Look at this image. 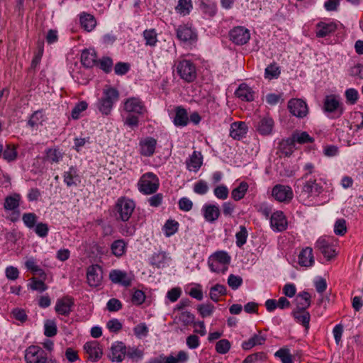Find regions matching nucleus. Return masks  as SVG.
<instances>
[{
    "label": "nucleus",
    "instance_id": "nucleus-26",
    "mask_svg": "<svg viewBox=\"0 0 363 363\" xmlns=\"http://www.w3.org/2000/svg\"><path fill=\"white\" fill-rule=\"evenodd\" d=\"M315 247L320 250L324 257L328 260L335 256V251L333 246H331L324 238H320L317 240Z\"/></svg>",
    "mask_w": 363,
    "mask_h": 363
},
{
    "label": "nucleus",
    "instance_id": "nucleus-64",
    "mask_svg": "<svg viewBox=\"0 0 363 363\" xmlns=\"http://www.w3.org/2000/svg\"><path fill=\"white\" fill-rule=\"evenodd\" d=\"M194 315L189 311L182 312L179 317V321H181L184 325H189L193 323H194Z\"/></svg>",
    "mask_w": 363,
    "mask_h": 363
},
{
    "label": "nucleus",
    "instance_id": "nucleus-10",
    "mask_svg": "<svg viewBox=\"0 0 363 363\" xmlns=\"http://www.w3.org/2000/svg\"><path fill=\"white\" fill-rule=\"evenodd\" d=\"M229 35L230 40L236 45H245L250 38L249 30L242 26H238L233 28L230 31Z\"/></svg>",
    "mask_w": 363,
    "mask_h": 363
},
{
    "label": "nucleus",
    "instance_id": "nucleus-29",
    "mask_svg": "<svg viewBox=\"0 0 363 363\" xmlns=\"http://www.w3.org/2000/svg\"><path fill=\"white\" fill-rule=\"evenodd\" d=\"M173 123L177 127H184L189 123V116L186 110L182 106L175 108V116Z\"/></svg>",
    "mask_w": 363,
    "mask_h": 363
},
{
    "label": "nucleus",
    "instance_id": "nucleus-20",
    "mask_svg": "<svg viewBox=\"0 0 363 363\" xmlns=\"http://www.w3.org/2000/svg\"><path fill=\"white\" fill-rule=\"evenodd\" d=\"M270 224L272 228L277 231H283L286 228L287 223L281 211H276L273 213L270 217Z\"/></svg>",
    "mask_w": 363,
    "mask_h": 363
},
{
    "label": "nucleus",
    "instance_id": "nucleus-39",
    "mask_svg": "<svg viewBox=\"0 0 363 363\" xmlns=\"http://www.w3.org/2000/svg\"><path fill=\"white\" fill-rule=\"evenodd\" d=\"M225 294L226 287L223 285L217 284L211 288L210 298L213 301L218 302L219 301V297L225 295Z\"/></svg>",
    "mask_w": 363,
    "mask_h": 363
},
{
    "label": "nucleus",
    "instance_id": "nucleus-3",
    "mask_svg": "<svg viewBox=\"0 0 363 363\" xmlns=\"http://www.w3.org/2000/svg\"><path fill=\"white\" fill-rule=\"evenodd\" d=\"M176 71L179 77L185 82H193L197 76L194 63L189 60H179L175 64Z\"/></svg>",
    "mask_w": 363,
    "mask_h": 363
},
{
    "label": "nucleus",
    "instance_id": "nucleus-8",
    "mask_svg": "<svg viewBox=\"0 0 363 363\" xmlns=\"http://www.w3.org/2000/svg\"><path fill=\"white\" fill-rule=\"evenodd\" d=\"M177 38L184 43L190 44L195 43L198 39V35L195 30L187 25H180L176 29Z\"/></svg>",
    "mask_w": 363,
    "mask_h": 363
},
{
    "label": "nucleus",
    "instance_id": "nucleus-21",
    "mask_svg": "<svg viewBox=\"0 0 363 363\" xmlns=\"http://www.w3.org/2000/svg\"><path fill=\"white\" fill-rule=\"evenodd\" d=\"M64 182L68 187L74 186H77L80 182V177L78 174V170L75 167H70L68 171L63 174Z\"/></svg>",
    "mask_w": 363,
    "mask_h": 363
},
{
    "label": "nucleus",
    "instance_id": "nucleus-56",
    "mask_svg": "<svg viewBox=\"0 0 363 363\" xmlns=\"http://www.w3.org/2000/svg\"><path fill=\"white\" fill-rule=\"evenodd\" d=\"M133 332L138 338H142L148 335L149 330L146 324L145 323H142L137 325L133 328Z\"/></svg>",
    "mask_w": 363,
    "mask_h": 363
},
{
    "label": "nucleus",
    "instance_id": "nucleus-22",
    "mask_svg": "<svg viewBox=\"0 0 363 363\" xmlns=\"http://www.w3.org/2000/svg\"><path fill=\"white\" fill-rule=\"evenodd\" d=\"M203 216L205 220L209 223H213L220 216V209L214 204H205L202 208Z\"/></svg>",
    "mask_w": 363,
    "mask_h": 363
},
{
    "label": "nucleus",
    "instance_id": "nucleus-9",
    "mask_svg": "<svg viewBox=\"0 0 363 363\" xmlns=\"http://www.w3.org/2000/svg\"><path fill=\"white\" fill-rule=\"evenodd\" d=\"M87 283L91 287L101 285L103 279L101 267L98 264L89 266L86 271Z\"/></svg>",
    "mask_w": 363,
    "mask_h": 363
},
{
    "label": "nucleus",
    "instance_id": "nucleus-58",
    "mask_svg": "<svg viewBox=\"0 0 363 363\" xmlns=\"http://www.w3.org/2000/svg\"><path fill=\"white\" fill-rule=\"evenodd\" d=\"M334 232L337 235H344L347 232L346 221L343 218L336 220L334 225Z\"/></svg>",
    "mask_w": 363,
    "mask_h": 363
},
{
    "label": "nucleus",
    "instance_id": "nucleus-34",
    "mask_svg": "<svg viewBox=\"0 0 363 363\" xmlns=\"http://www.w3.org/2000/svg\"><path fill=\"white\" fill-rule=\"evenodd\" d=\"M81 26L86 31H91L96 25V21L94 16L89 13H83L80 16Z\"/></svg>",
    "mask_w": 363,
    "mask_h": 363
},
{
    "label": "nucleus",
    "instance_id": "nucleus-61",
    "mask_svg": "<svg viewBox=\"0 0 363 363\" xmlns=\"http://www.w3.org/2000/svg\"><path fill=\"white\" fill-rule=\"evenodd\" d=\"M200 9L203 13L210 17L213 16L216 13V7L213 4H206L202 1L200 4Z\"/></svg>",
    "mask_w": 363,
    "mask_h": 363
},
{
    "label": "nucleus",
    "instance_id": "nucleus-14",
    "mask_svg": "<svg viewBox=\"0 0 363 363\" xmlns=\"http://www.w3.org/2000/svg\"><path fill=\"white\" fill-rule=\"evenodd\" d=\"M109 279L113 284H118L125 287L131 285L133 279L127 272L120 269H113L109 273Z\"/></svg>",
    "mask_w": 363,
    "mask_h": 363
},
{
    "label": "nucleus",
    "instance_id": "nucleus-59",
    "mask_svg": "<svg viewBox=\"0 0 363 363\" xmlns=\"http://www.w3.org/2000/svg\"><path fill=\"white\" fill-rule=\"evenodd\" d=\"M242 284V279L240 276H236L234 274H230L228 278V284L229 286L235 290L238 289Z\"/></svg>",
    "mask_w": 363,
    "mask_h": 363
},
{
    "label": "nucleus",
    "instance_id": "nucleus-33",
    "mask_svg": "<svg viewBox=\"0 0 363 363\" xmlns=\"http://www.w3.org/2000/svg\"><path fill=\"white\" fill-rule=\"evenodd\" d=\"M81 62L86 67L97 65L96 54L94 51L84 50L81 55Z\"/></svg>",
    "mask_w": 363,
    "mask_h": 363
},
{
    "label": "nucleus",
    "instance_id": "nucleus-35",
    "mask_svg": "<svg viewBox=\"0 0 363 363\" xmlns=\"http://www.w3.org/2000/svg\"><path fill=\"white\" fill-rule=\"evenodd\" d=\"M21 196L18 194H14L11 196H6L4 207L7 211H14L19 206Z\"/></svg>",
    "mask_w": 363,
    "mask_h": 363
},
{
    "label": "nucleus",
    "instance_id": "nucleus-40",
    "mask_svg": "<svg viewBox=\"0 0 363 363\" xmlns=\"http://www.w3.org/2000/svg\"><path fill=\"white\" fill-rule=\"evenodd\" d=\"M126 249V244L123 240L120 239L115 240L111 245L112 253L116 257L122 256Z\"/></svg>",
    "mask_w": 363,
    "mask_h": 363
},
{
    "label": "nucleus",
    "instance_id": "nucleus-43",
    "mask_svg": "<svg viewBox=\"0 0 363 363\" xmlns=\"http://www.w3.org/2000/svg\"><path fill=\"white\" fill-rule=\"evenodd\" d=\"M179 228V223L174 220H167L163 227L164 234L167 237L174 235Z\"/></svg>",
    "mask_w": 363,
    "mask_h": 363
},
{
    "label": "nucleus",
    "instance_id": "nucleus-4",
    "mask_svg": "<svg viewBox=\"0 0 363 363\" xmlns=\"http://www.w3.org/2000/svg\"><path fill=\"white\" fill-rule=\"evenodd\" d=\"M159 186V179L152 172H147L143 174L138 182L139 191L145 195L155 193Z\"/></svg>",
    "mask_w": 363,
    "mask_h": 363
},
{
    "label": "nucleus",
    "instance_id": "nucleus-23",
    "mask_svg": "<svg viewBox=\"0 0 363 363\" xmlns=\"http://www.w3.org/2000/svg\"><path fill=\"white\" fill-rule=\"evenodd\" d=\"M298 264L304 267H312L314 264L313 249L307 247L303 249L298 255Z\"/></svg>",
    "mask_w": 363,
    "mask_h": 363
},
{
    "label": "nucleus",
    "instance_id": "nucleus-42",
    "mask_svg": "<svg viewBox=\"0 0 363 363\" xmlns=\"http://www.w3.org/2000/svg\"><path fill=\"white\" fill-rule=\"evenodd\" d=\"M37 52L32 60L31 67L35 68L40 62L41 58L44 51V42L43 40H38L37 42Z\"/></svg>",
    "mask_w": 363,
    "mask_h": 363
},
{
    "label": "nucleus",
    "instance_id": "nucleus-54",
    "mask_svg": "<svg viewBox=\"0 0 363 363\" xmlns=\"http://www.w3.org/2000/svg\"><path fill=\"white\" fill-rule=\"evenodd\" d=\"M213 194L217 199L225 200L228 197L229 190L225 185L220 184L214 189Z\"/></svg>",
    "mask_w": 363,
    "mask_h": 363
},
{
    "label": "nucleus",
    "instance_id": "nucleus-37",
    "mask_svg": "<svg viewBox=\"0 0 363 363\" xmlns=\"http://www.w3.org/2000/svg\"><path fill=\"white\" fill-rule=\"evenodd\" d=\"M248 187H249V186L247 182H241L238 186H237L236 188L233 189V191L231 192L232 198L235 201H240L245 196V195L248 189Z\"/></svg>",
    "mask_w": 363,
    "mask_h": 363
},
{
    "label": "nucleus",
    "instance_id": "nucleus-28",
    "mask_svg": "<svg viewBox=\"0 0 363 363\" xmlns=\"http://www.w3.org/2000/svg\"><path fill=\"white\" fill-rule=\"evenodd\" d=\"M292 315L297 323L301 324L306 331L310 328L311 315L306 310H294Z\"/></svg>",
    "mask_w": 363,
    "mask_h": 363
},
{
    "label": "nucleus",
    "instance_id": "nucleus-57",
    "mask_svg": "<svg viewBox=\"0 0 363 363\" xmlns=\"http://www.w3.org/2000/svg\"><path fill=\"white\" fill-rule=\"evenodd\" d=\"M198 311L202 318L211 316L213 312L214 306L212 304H201L197 307Z\"/></svg>",
    "mask_w": 363,
    "mask_h": 363
},
{
    "label": "nucleus",
    "instance_id": "nucleus-17",
    "mask_svg": "<svg viewBox=\"0 0 363 363\" xmlns=\"http://www.w3.org/2000/svg\"><path fill=\"white\" fill-rule=\"evenodd\" d=\"M157 140L152 137H147L139 143L140 153L144 157L152 156L155 151Z\"/></svg>",
    "mask_w": 363,
    "mask_h": 363
},
{
    "label": "nucleus",
    "instance_id": "nucleus-48",
    "mask_svg": "<svg viewBox=\"0 0 363 363\" xmlns=\"http://www.w3.org/2000/svg\"><path fill=\"white\" fill-rule=\"evenodd\" d=\"M266 359V354L263 352H255L246 357L242 363H261Z\"/></svg>",
    "mask_w": 363,
    "mask_h": 363
},
{
    "label": "nucleus",
    "instance_id": "nucleus-32",
    "mask_svg": "<svg viewBox=\"0 0 363 363\" xmlns=\"http://www.w3.org/2000/svg\"><path fill=\"white\" fill-rule=\"evenodd\" d=\"M235 95L242 101H252L254 100V91L245 84H242L235 91Z\"/></svg>",
    "mask_w": 363,
    "mask_h": 363
},
{
    "label": "nucleus",
    "instance_id": "nucleus-24",
    "mask_svg": "<svg viewBox=\"0 0 363 363\" xmlns=\"http://www.w3.org/2000/svg\"><path fill=\"white\" fill-rule=\"evenodd\" d=\"M337 24L334 22L325 23L320 21L316 25V36L324 38L334 33L337 30Z\"/></svg>",
    "mask_w": 363,
    "mask_h": 363
},
{
    "label": "nucleus",
    "instance_id": "nucleus-5",
    "mask_svg": "<svg viewBox=\"0 0 363 363\" xmlns=\"http://www.w3.org/2000/svg\"><path fill=\"white\" fill-rule=\"evenodd\" d=\"M323 109L325 113H328V117L333 119L340 118L344 112L342 104L335 95L325 96Z\"/></svg>",
    "mask_w": 363,
    "mask_h": 363
},
{
    "label": "nucleus",
    "instance_id": "nucleus-55",
    "mask_svg": "<svg viewBox=\"0 0 363 363\" xmlns=\"http://www.w3.org/2000/svg\"><path fill=\"white\" fill-rule=\"evenodd\" d=\"M22 220L27 228H33L37 222V216L34 213H26L22 216Z\"/></svg>",
    "mask_w": 363,
    "mask_h": 363
},
{
    "label": "nucleus",
    "instance_id": "nucleus-50",
    "mask_svg": "<svg viewBox=\"0 0 363 363\" xmlns=\"http://www.w3.org/2000/svg\"><path fill=\"white\" fill-rule=\"evenodd\" d=\"M230 347L231 344L228 340L222 339L216 342L215 348L218 354H225L229 352Z\"/></svg>",
    "mask_w": 363,
    "mask_h": 363
},
{
    "label": "nucleus",
    "instance_id": "nucleus-36",
    "mask_svg": "<svg viewBox=\"0 0 363 363\" xmlns=\"http://www.w3.org/2000/svg\"><path fill=\"white\" fill-rule=\"evenodd\" d=\"M211 260H214L220 265L228 267L230 262V256L225 251H218L213 254L210 257Z\"/></svg>",
    "mask_w": 363,
    "mask_h": 363
},
{
    "label": "nucleus",
    "instance_id": "nucleus-27",
    "mask_svg": "<svg viewBox=\"0 0 363 363\" xmlns=\"http://www.w3.org/2000/svg\"><path fill=\"white\" fill-rule=\"evenodd\" d=\"M203 163V156L200 152L194 151L189 159L186 161V168L189 171L198 172Z\"/></svg>",
    "mask_w": 363,
    "mask_h": 363
},
{
    "label": "nucleus",
    "instance_id": "nucleus-31",
    "mask_svg": "<svg viewBox=\"0 0 363 363\" xmlns=\"http://www.w3.org/2000/svg\"><path fill=\"white\" fill-rule=\"evenodd\" d=\"M311 295L307 291L300 292L296 297V308L295 310H306L311 304Z\"/></svg>",
    "mask_w": 363,
    "mask_h": 363
},
{
    "label": "nucleus",
    "instance_id": "nucleus-18",
    "mask_svg": "<svg viewBox=\"0 0 363 363\" xmlns=\"http://www.w3.org/2000/svg\"><path fill=\"white\" fill-rule=\"evenodd\" d=\"M247 125L245 122H234L230 125V135L235 140H240L245 137Z\"/></svg>",
    "mask_w": 363,
    "mask_h": 363
},
{
    "label": "nucleus",
    "instance_id": "nucleus-13",
    "mask_svg": "<svg viewBox=\"0 0 363 363\" xmlns=\"http://www.w3.org/2000/svg\"><path fill=\"white\" fill-rule=\"evenodd\" d=\"M288 108L294 116L298 118H303L308 113L307 104L301 99H291L288 103Z\"/></svg>",
    "mask_w": 363,
    "mask_h": 363
},
{
    "label": "nucleus",
    "instance_id": "nucleus-6",
    "mask_svg": "<svg viewBox=\"0 0 363 363\" xmlns=\"http://www.w3.org/2000/svg\"><path fill=\"white\" fill-rule=\"evenodd\" d=\"M135 208V202L130 199L121 197L117 200L116 204V211L117 213V219L122 221H128Z\"/></svg>",
    "mask_w": 363,
    "mask_h": 363
},
{
    "label": "nucleus",
    "instance_id": "nucleus-19",
    "mask_svg": "<svg viewBox=\"0 0 363 363\" xmlns=\"http://www.w3.org/2000/svg\"><path fill=\"white\" fill-rule=\"evenodd\" d=\"M111 354L109 358L112 362H121L126 354V347L122 342H117L111 346Z\"/></svg>",
    "mask_w": 363,
    "mask_h": 363
},
{
    "label": "nucleus",
    "instance_id": "nucleus-46",
    "mask_svg": "<svg viewBox=\"0 0 363 363\" xmlns=\"http://www.w3.org/2000/svg\"><path fill=\"white\" fill-rule=\"evenodd\" d=\"M3 158L8 162L13 161L17 157V152L13 145L7 144L6 149L2 150Z\"/></svg>",
    "mask_w": 363,
    "mask_h": 363
},
{
    "label": "nucleus",
    "instance_id": "nucleus-7",
    "mask_svg": "<svg viewBox=\"0 0 363 363\" xmlns=\"http://www.w3.org/2000/svg\"><path fill=\"white\" fill-rule=\"evenodd\" d=\"M25 360L26 363H46L48 354L40 347L30 345L26 350Z\"/></svg>",
    "mask_w": 363,
    "mask_h": 363
},
{
    "label": "nucleus",
    "instance_id": "nucleus-51",
    "mask_svg": "<svg viewBox=\"0 0 363 363\" xmlns=\"http://www.w3.org/2000/svg\"><path fill=\"white\" fill-rule=\"evenodd\" d=\"M97 65L105 73H109L112 70L113 62L111 57H103L99 62L97 61Z\"/></svg>",
    "mask_w": 363,
    "mask_h": 363
},
{
    "label": "nucleus",
    "instance_id": "nucleus-62",
    "mask_svg": "<svg viewBox=\"0 0 363 363\" xmlns=\"http://www.w3.org/2000/svg\"><path fill=\"white\" fill-rule=\"evenodd\" d=\"M294 138L296 139V143L299 144L313 143L314 141V139L311 137L307 132L305 131L301 133H295Z\"/></svg>",
    "mask_w": 363,
    "mask_h": 363
},
{
    "label": "nucleus",
    "instance_id": "nucleus-52",
    "mask_svg": "<svg viewBox=\"0 0 363 363\" xmlns=\"http://www.w3.org/2000/svg\"><path fill=\"white\" fill-rule=\"evenodd\" d=\"M88 107V104L86 101H82L77 104L73 108L71 112V116L73 119L77 120L80 117V114L82 111H85Z\"/></svg>",
    "mask_w": 363,
    "mask_h": 363
},
{
    "label": "nucleus",
    "instance_id": "nucleus-41",
    "mask_svg": "<svg viewBox=\"0 0 363 363\" xmlns=\"http://www.w3.org/2000/svg\"><path fill=\"white\" fill-rule=\"evenodd\" d=\"M192 7L191 0H179L175 9L179 13L186 16L190 13Z\"/></svg>",
    "mask_w": 363,
    "mask_h": 363
},
{
    "label": "nucleus",
    "instance_id": "nucleus-16",
    "mask_svg": "<svg viewBox=\"0 0 363 363\" xmlns=\"http://www.w3.org/2000/svg\"><path fill=\"white\" fill-rule=\"evenodd\" d=\"M124 110L128 113H134L138 115L143 114L146 111L145 107L139 98H128L124 102Z\"/></svg>",
    "mask_w": 363,
    "mask_h": 363
},
{
    "label": "nucleus",
    "instance_id": "nucleus-49",
    "mask_svg": "<svg viewBox=\"0 0 363 363\" xmlns=\"http://www.w3.org/2000/svg\"><path fill=\"white\" fill-rule=\"evenodd\" d=\"M247 235L248 233L246 228L243 225H240V230L235 234L236 245L239 247H241L243 245H245L247 241Z\"/></svg>",
    "mask_w": 363,
    "mask_h": 363
},
{
    "label": "nucleus",
    "instance_id": "nucleus-30",
    "mask_svg": "<svg viewBox=\"0 0 363 363\" xmlns=\"http://www.w3.org/2000/svg\"><path fill=\"white\" fill-rule=\"evenodd\" d=\"M266 341V337L261 335V332L259 331L257 334H255L248 340L244 341L242 343V348L244 350H250L256 345H262Z\"/></svg>",
    "mask_w": 363,
    "mask_h": 363
},
{
    "label": "nucleus",
    "instance_id": "nucleus-1",
    "mask_svg": "<svg viewBox=\"0 0 363 363\" xmlns=\"http://www.w3.org/2000/svg\"><path fill=\"white\" fill-rule=\"evenodd\" d=\"M303 180L299 197L309 205L312 199L318 197L323 192V186L320 180L318 182L314 177Z\"/></svg>",
    "mask_w": 363,
    "mask_h": 363
},
{
    "label": "nucleus",
    "instance_id": "nucleus-63",
    "mask_svg": "<svg viewBox=\"0 0 363 363\" xmlns=\"http://www.w3.org/2000/svg\"><path fill=\"white\" fill-rule=\"evenodd\" d=\"M130 68L129 63L119 62L115 65L114 72L117 75H124L130 70Z\"/></svg>",
    "mask_w": 363,
    "mask_h": 363
},
{
    "label": "nucleus",
    "instance_id": "nucleus-45",
    "mask_svg": "<svg viewBox=\"0 0 363 363\" xmlns=\"http://www.w3.org/2000/svg\"><path fill=\"white\" fill-rule=\"evenodd\" d=\"M44 335L48 337L55 336L57 332L56 323L52 320H47L44 325Z\"/></svg>",
    "mask_w": 363,
    "mask_h": 363
},
{
    "label": "nucleus",
    "instance_id": "nucleus-47",
    "mask_svg": "<svg viewBox=\"0 0 363 363\" xmlns=\"http://www.w3.org/2000/svg\"><path fill=\"white\" fill-rule=\"evenodd\" d=\"M275 357H279L282 363H294L292 355L288 348H281L275 353Z\"/></svg>",
    "mask_w": 363,
    "mask_h": 363
},
{
    "label": "nucleus",
    "instance_id": "nucleus-2",
    "mask_svg": "<svg viewBox=\"0 0 363 363\" xmlns=\"http://www.w3.org/2000/svg\"><path fill=\"white\" fill-rule=\"evenodd\" d=\"M119 99L118 91L112 86H108L103 91V96L97 103V108L105 116L111 113L113 104Z\"/></svg>",
    "mask_w": 363,
    "mask_h": 363
},
{
    "label": "nucleus",
    "instance_id": "nucleus-12",
    "mask_svg": "<svg viewBox=\"0 0 363 363\" xmlns=\"http://www.w3.org/2000/svg\"><path fill=\"white\" fill-rule=\"evenodd\" d=\"M272 196L280 202H287L293 198L292 189L289 186L277 184L272 189Z\"/></svg>",
    "mask_w": 363,
    "mask_h": 363
},
{
    "label": "nucleus",
    "instance_id": "nucleus-15",
    "mask_svg": "<svg viewBox=\"0 0 363 363\" xmlns=\"http://www.w3.org/2000/svg\"><path fill=\"white\" fill-rule=\"evenodd\" d=\"M84 350L89 355L88 359L93 362H97L103 354V350L97 341L86 342Z\"/></svg>",
    "mask_w": 363,
    "mask_h": 363
},
{
    "label": "nucleus",
    "instance_id": "nucleus-44",
    "mask_svg": "<svg viewBox=\"0 0 363 363\" xmlns=\"http://www.w3.org/2000/svg\"><path fill=\"white\" fill-rule=\"evenodd\" d=\"M166 260V255L164 252L155 253L150 259V264L155 266L157 268H162L164 267Z\"/></svg>",
    "mask_w": 363,
    "mask_h": 363
},
{
    "label": "nucleus",
    "instance_id": "nucleus-25",
    "mask_svg": "<svg viewBox=\"0 0 363 363\" xmlns=\"http://www.w3.org/2000/svg\"><path fill=\"white\" fill-rule=\"evenodd\" d=\"M274 127V121L270 117H263L259 119L256 125L257 132L263 135L272 133Z\"/></svg>",
    "mask_w": 363,
    "mask_h": 363
},
{
    "label": "nucleus",
    "instance_id": "nucleus-60",
    "mask_svg": "<svg viewBox=\"0 0 363 363\" xmlns=\"http://www.w3.org/2000/svg\"><path fill=\"white\" fill-rule=\"evenodd\" d=\"M26 267L28 269L30 270L33 273L43 276L45 275L44 271L36 264L35 260L33 259H28L26 262Z\"/></svg>",
    "mask_w": 363,
    "mask_h": 363
},
{
    "label": "nucleus",
    "instance_id": "nucleus-53",
    "mask_svg": "<svg viewBox=\"0 0 363 363\" xmlns=\"http://www.w3.org/2000/svg\"><path fill=\"white\" fill-rule=\"evenodd\" d=\"M46 158L51 163H57L62 159V154L57 149H49Z\"/></svg>",
    "mask_w": 363,
    "mask_h": 363
},
{
    "label": "nucleus",
    "instance_id": "nucleus-11",
    "mask_svg": "<svg viewBox=\"0 0 363 363\" xmlns=\"http://www.w3.org/2000/svg\"><path fill=\"white\" fill-rule=\"evenodd\" d=\"M74 306V298L69 296H65L57 300L55 310L59 315L68 316L72 311Z\"/></svg>",
    "mask_w": 363,
    "mask_h": 363
},
{
    "label": "nucleus",
    "instance_id": "nucleus-38",
    "mask_svg": "<svg viewBox=\"0 0 363 363\" xmlns=\"http://www.w3.org/2000/svg\"><path fill=\"white\" fill-rule=\"evenodd\" d=\"M145 40V45L150 47H155L157 43V34L156 30L152 29L145 30L143 33Z\"/></svg>",
    "mask_w": 363,
    "mask_h": 363
}]
</instances>
